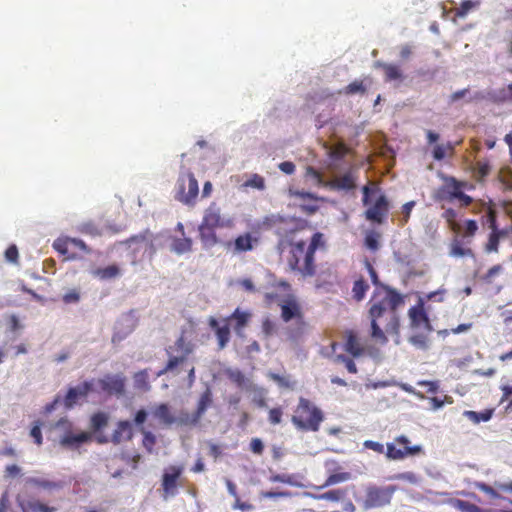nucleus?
Listing matches in <instances>:
<instances>
[{
  "label": "nucleus",
  "mask_w": 512,
  "mask_h": 512,
  "mask_svg": "<svg viewBox=\"0 0 512 512\" xmlns=\"http://www.w3.org/2000/svg\"><path fill=\"white\" fill-rule=\"evenodd\" d=\"M198 181L192 172L181 175L177 182V192L175 198L186 205H193L198 196Z\"/></svg>",
  "instance_id": "obj_7"
},
{
  "label": "nucleus",
  "mask_w": 512,
  "mask_h": 512,
  "mask_svg": "<svg viewBox=\"0 0 512 512\" xmlns=\"http://www.w3.org/2000/svg\"><path fill=\"white\" fill-rule=\"evenodd\" d=\"M324 420V414L309 399L300 397L297 407L292 415L291 422L300 431L317 432Z\"/></svg>",
  "instance_id": "obj_4"
},
{
  "label": "nucleus",
  "mask_w": 512,
  "mask_h": 512,
  "mask_svg": "<svg viewBox=\"0 0 512 512\" xmlns=\"http://www.w3.org/2000/svg\"><path fill=\"white\" fill-rule=\"evenodd\" d=\"M344 495H345V491L344 490H342V489H335V490L327 491V492H325L323 494L310 495V496L312 498L316 499V500H328V501L337 502L341 498H343Z\"/></svg>",
  "instance_id": "obj_41"
},
{
  "label": "nucleus",
  "mask_w": 512,
  "mask_h": 512,
  "mask_svg": "<svg viewBox=\"0 0 512 512\" xmlns=\"http://www.w3.org/2000/svg\"><path fill=\"white\" fill-rule=\"evenodd\" d=\"M349 151L350 149L345 143L339 142L330 148L328 154L331 159L341 160L349 153Z\"/></svg>",
  "instance_id": "obj_40"
},
{
  "label": "nucleus",
  "mask_w": 512,
  "mask_h": 512,
  "mask_svg": "<svg viewBox=\"0 0 512 512\" xmlns=\"http://www.w3.org/2000/svg\"><path fill=\"white\" fill-rule=\"evenodd\" d=\"M415 205H416V202L412 200V201L406 202L401 207V215H402V217L400 218L401 226H404L405 224L408 223V221L410 219L411 212H412L413 208L415 207Z\"/></svg>",
  "instance_id": "obj_51"
},
{
  "label": "nucleus",
  "mask_w": 512,
  "mask_h": 512,
  "mask_svg": "<svg viewBox=\"0 0 512 512\" xmlns=\"http://www.w3.org/2000/svg\"><path fill=\"white\" fill-rule=\"evenodd\" d=\"M228 378L235 383L237 386L241 387L245 383V376L242 373V371L236 369V370H229L227 372Z\"/></svg>",
  "instance_id": "obj_60"
},
{
  "label": "nucleus",
  "mask_w": 512,
  "mask_h": 512,
  "mask_svg": "<svg viewBox=\"0 0 512 512\" xmlns=\"http://www.w3.org/2000/svg\"><path fill=\"white\" fill-rule=\"evenodd\" d=\"M193 351V347L192 346H187L185 349H184V352L181 353L180 356H171L165 366V368L163 370H161L158 375H163L169 371H172L173 369H175L179 364H182L186 359L187 357L192 353Z\"/></svg>",
  "instance_id": "obj_25"
},
{
  "label": "nucleus",
  "mask_w": 512,
  "mask_h": 512,
  "mask_svg": "<svg viewBox=\"0 0 512 512\" xmlns=\"http://www.w3.org/2000/svg\"><path fill=\"white\" fill-rule=\"evenodd\" d=\"M93 275L101 280L113 279L120 275V268L116 264H112L104 268H97L93 271Z\"/></svg>",
  "instance_id": "obj_30"
},
{
  "label": "nucleus",
  "mask_w": 512,
  "mask_h": 512,
  "mask_svg": "<svg viewBox=\"0 0 512 512\" xmlns=\"http://www.w3.org/2000/svg\"><path fill=\"white\" fill-rule=\"evenodd\" d=\"M208 323L215 332L219 349H223L230 340L231 332L229 322H223V325H220L217 319L210 317Z\"/></svg>",
  "instance_id": "obj_18"
},
{
  "label": "nucleus",
  "mask_w": 512,
  "mask_h": 512,
  "mask_svg": "<svg viewBox=\"0 0 512 512\" xmlns=\"http://www.w3.org/2000/svg\"><path fill=\"white\" fill-rule=\"evenodd\" d=\"M41 425L42 423L40 421H35L30 429V436L33 438L34 443L38 446L42 445L43 443Z\"/></svg>",
  "instance_id": "obj_56"
},
{
  "label": "nucleus",
  "mask_w": 512,
  "mask_h": 512,
  "mask_svg": "<svg viewBox=\"0 0 512 512\" xmlns=\"http://www.w3.org/2000/svg\"><path fill=\"white\" fill-rule=\"evenodd\" d=\"M79 230L81 233L93 237L100 236L102 234L100 227L92 221L82 223Z\"/></svg>",
  "instance_id": "obj_47"
},
{
  "label": "nucleus",
  "mask_w": 512,
  "mask_h": 512,
  "mask_svg": "<svg viewBox=\"0 0 512 512\" xmlns=\"http://www.w3.org/2000/svg\"><path fill=\"white\" fill-rule=\"evenodd\" d=\"M133 437L132 424L127 421H119L115 430L112 433L111 440L114 444H120L124 441H129Z\"/></svg>",
  "instance_id": "obj_21"
},
{
  "label": "nucleus",
  "mask_w": 512,
  "mask_h": 512,
  "mask_svg": "<svg viewBox=\"0 0 512 512\" xmlns=\"http://www.w3.org/2000/svg\"><path fill=\"white\" fill-rule=\"evenodd\" d=\"M184 471L182 465H170L164 470L161 480L162 490L165 496H174L177 493V480Z\"/></svg>",
  "instance_id": "obj_13"
},
{
  "label": "nucleus",
  "mask_w": 512,
  "mask_h": 512,
  "mask_svg": "<svg viewBox=\"0 0 512 512\" xmlns=\"http://www.w3.org/2000/svg\"><path fill=\"white\" fill-rule=\"evenodd\" d=\"M410 324L413 328L424 329L428 332L433 330L430 319L424 308L423 301H419L416 305L408 310Z\"/></svg>",
  "instance_id": "obj_14"
},
{
  "label": "nucleus",
  "mask_w": 512,
  "mask_h": 512,
  "mask_svg": "<svg viewBox=\"0 0 512 512\" xmlns=\"http://www.w3.org/2000/svg\"><path fill=\"white\" fill-rule=\"evenodd\" d=\"M380 237H381L380 233H378L374 230L367 231L365 234V238H364L365 247L370 251H373V252L377 251L380 248V243H379Z\"/></svg>",
  "instance_id": "obj_36"
},
{
  "label": "nucleus",
  "mask_w": 512,
  "mask_h": 512,
  "mask_svg": "<svg viewBox=\"0 0 512 512\" xmlns=\"http://www.w3.org/2000/svg\"><path fill=\"white\" fill-rule=\"evenodd\" d=\"M391 480L406 481L408 483L415 484L418 482L417 475L412 471L402 472L395 474L390 477Z\"/></svg>",
  "instance_id": "obj_53"
},
{
  "label": "nucleus",
  "mask_w": 512,
  "mask_h": 512,
  "mask_svg": "<svg viewBox=\"0 0 512 512\" xmlns=\"http://www.w3.org/2000/svg\"><path fill=\"white\" fill-rule=\"evenodd\" d=\"M499 181L504 190H512V170L502 169L499 173Z\"/></svg>",
  "instance_id": "obj_52"
},
{
  "label": "nucleus",
  "mask_w": 512,
  "mask_h": 512,
  "mask_svg": "<svg viewBox=\"0 0 512 512\" xmlns=\"http://www.w3.org/2000/svg\"><path fill=\"white\" fill-rule=\"evenodd\" d=\"M62 300L65 304L78 303L80 300V292L77 289H71L63 295Z\"/></svg>",
  "instance_id": "obj_62"
},
{
  "label": "nucleus",
  "mask_w": 512,
  "mask_h": 512,
  "mask_svg": "<svg viewBox=\"0 0 512 512\" xmlns=\"http://www.w3.org/2000/svg\"><path fill=\"white\" fill-rule=\"evenodd\" d=\"M126 379L122 375L107 374L98 380V384L103 392L108 395L121 396L125 392Z\"/></svg>",
  "instance_id": "obj_15"
},
{
  "label": "nucleus",
  "mask_w": 512,
  "mask_h": 512,
  "mask_svg": "<svg viewBox=\"0 0 512 512\" xmlns=\"http://www.w3.org/2000/svg\"><path fill=\"white\" fill-rule=\"evenodd\" d=\"M423 452L421 445H411V441L405 435H399L393 442L386 444L385 456L388 460H403L409 456L419 455Z\"/></svg>",
  "instance_id": "obj_6"
},
{
  "label": "nucleus",
  "mask_w": 512,
  "mask_h": 512,
  "mask_svg": "<svg viewBox=\"0 0 512 512\" xmlns=\"http://www.w3.org/2000/svg\"><path fill=\"white\" fill-rule=\"evenodd\" d=\"M370 286L366 280H364L363 277L358 278L354 281L353 287H352V296L356 301H362L365 298V295L367 291L369 290Z\"/></svg>",
  "instance_id": "obj_31"
},
{
  "label": "nucleus",
  "mask_w": 512,
  "mask_h": 512,
  "mask_svg": "<svg viewBox=\"0 0 512 512\" xmlns=\"http://www.w3.org/2000/svg\"><path fill=\"white\" fill-rule=\"evenodd\" d=\"M403 303L402 296L394 289L381 285L376 288L370 300L369 318L371 320V337L382 343L387 342L383 330L378 321L384 316L389 315L391 320L397 321L395 311Z\"/></svg>",
  "instance_id": "obj_2"
},
{
  "label": "nucleus",
  "mask_w": 512,
  "mask_h": 512,
  "mask_svg": "<svg viewBox=\"0 0 512 512\" xmlns=\"http://www.w3.org/2000/svg\"><path fill=\"white\" fill-rule=\"evenodd\" d=\"M494 414V409H485L481 412H476L472 410H466L464 411L463 415L468 418L470 421H472L474 424H479L480 422H487L489 421Z\"/></svg>",
  "instance_id": "obj_28"
},
{
  "label": "nucleus",
  "mask_w": 512,
  "mask_h": 512,
  "mask_svg": "<svg viewBox=\"0 0 512 512\" xmlns=\"http://www.w3.org/2000/svg\"><path fill=\"white\" fill-rule=\"evenodd\" d=\"M376 65L383 69L386 82H392L403 79L402 70L398 65L382 62H377Z\"/></svg>",
  "instance_id": "obj_23"
},
{
  "label": "nucleus",
  "mask_w": 512,
  "mask_h": 512,
  "mask_svg": "<svg viewBox=\"0 0 512 512\" xmlns=\"http://www.w3.org/2000/svg\"><path fill=\"white\" fill-rule=\"evenodd\" d=\"M193 242L191 238H174L171 243V250L176 254H184L192 251Z\"/></svg>",
  "instance_id": "obj_29"
},
{
  "label": "nucleus",
  "mask_w": 512,
  "mask_h": 512,
  "mask_svg": "<svg viewBox=\"0 0 512 512\" xmlns=\"http://www.w3.org/2000/svg\"><path fill=\"white\" fill-rule=\"evenodd\" d=\"M443 185L437 190L435 199L439 201L453 202L459 192L467 186V182L460 181L453 176H444Z\"/></svg>",
  "instance_id": "obj_10"
},
{
  "label": "nucleus",
  "mask_w": 512,
  "mask_h": 512,
  "mask_svg": "<svg viewBox=\"0 0 512 512\" xmlns=\"http://www.w3.org/2000/svg\"><path fill=\"white\" fill-rule=\"evenodd\" d=\"M356 176L352 171H348L343 175L336 176L324 183V187L333 191L349 192L356 188Z\"/></svg>",
  "instance_id": "obj_16"
},
{
  "label": "nucleus",
  "mask_w": 512,
  "mask_h": 512,
  "mask_svg": "<svg viewBox=\"0 0 512 512\" xmlns=\"http://www.w3.org/2000/svg\"><path fill=\"white\" fill-rule=\"evenodd\" d=\"M456 506L461 512H481L477 505L463 500H458Z\"/></svg>",
  "instance_id": "obj_64"
},
{
  "label": "nucleus",
  "mask_w": 512,
  "mask_h": 512,
  "mask_svg": "<svg viewBox=\"0 0 512 512\" xmlns=\"http://www.w3.org/2000/svg\"><path fill=\"white\" fill-rule=\"evenodd\" d=\"M491 164L487 159L478 160L475 163L474 172L477 181H482L490 174Z\"/></svg>",
  "instance_id": "obj_37"
},
{
  "label": "nucleus",
  "mask_w": 512,
  "mask_h": 512,
  "mask_svg": "<svg viewBox=\"0 0 512 512\" xmlns=\"http://www.w3.org/2000/svg\"><path fill=\"white\" fill-rule=\"evenodd\" d=\"M344 349L347 353H349L353 357H359L365 351V348L362 345V343L360 342V339L358 338L356 333L352 330H348L345 332Z\"/></svg>",
  "instance_id": "obj_20"
},
{
  "label": "nucleus",
  "mask_w": 512,
  "mask_h": 512,
  "mask_svg": "<svg viewBox=\"0 0 512 512\" xmlns=\"http://www.w3.org/2000/svg\"><path fill=\"white\" fill-rule=\"evenodd\" d=\"M450 255L453 257H473L474 253L472 249L463 247L462 242L455 238L450 244Z\"/></svg>",
  "instance_id": "obj_32"
},
{
  "label": "nucleus",
  "mask_w": 512,
  "mask_h": 512,
  "mask_svg": "<svg viewBox=\"0 0 512 512\" xmlns=\"http://www.w3.org/2000/svg\"><path fill=\"white\" fill-rule=\"evenodd\" d=\"M151 414L164 426H171L176 423V417L173 416L171 408L167 403H160L153 406Z\"/></svg>",
  "instance_id": "obj_19"
},
{
  "label": "nucleus",
  "mask_w": 512,
  "mask_h": 512,
  "mask_svg": "<svg viewBox=\"0 0 512 512\" xmlns=\"http://www.w3.org/2000/svg\"><path fill=\"white\" fill-rule=\"evenodd\" d=\"M350 478H351V474L349 472L334 473V474L329 475L328 478L326 479V481L321 486H317L316 488L323 489V488H326V487H329V486H332V485H335L338 483L348 481Z\"/></svg>",
  "instance_id": "obj_35"
},
{
  "label": "nucleus",
  "mask_w": 512,
  "mask_h": 512,
  "mask_svg": "<svg viewBox=\"0 0 512 512\" xmlns=\"http://www.w3.org/2000/svg\"><path fill=\"white\" fill-rule=\"evenodd\" d=\"M51 429L58 432L59 444L64 448H77L91 438L88 432L75 433L73 423L66 417L60 418Z\"/></svg>",
  "instance_id": "obj_5"
},
{
  "label": "nucleus",
  "mask_w": 512,
  "mask_h": 512,
  "mask_svg": "<svg viewBox=\"0 0 512 512\" xmlns=\"http://www.w3.org/2000/svg\"><path fill=\"white\" fill-rule=\"evenodd\" d=\"M235 218L224 214L216 202H211L204 210L201 223L198 226L199 240L203 249H212L219 245L221 239L217 236V229H233Z\"/></svg>",
  "instance_id": "obj_3"
},
{
  "label": "nucleus",
  "mask_w": 512,
  "mask_h": 512,
  "mask_svg": "<svg viewBox=\"0 0 512 512\" xmlns=\"http://www.w3.org/2000/svg\"><path fill=\"white\" fill-rule=\"evenodd\" d=\"M367 91V87L362 80H355L348 84L340 93L345 95H354V94H365Z\"/></svg>",
  "instance_id": "obj_38"
},
{
  "label": "nucleus",
  "mask_w": 512,
  "mask_h": 512,
  "mask_svg": "<svg viewBox=\"0 0 512 512\" xmlns=\"http://www.w3.org/2000/svg\"><path fill=\"white\" fill-rule=\"evenodd\" d=\"M460 144V142L452 143L447 142L445 144H436L432 150V156L435 160L441 161L446 156H453L455 152V146Z\"/></svg>",
  "instance_id": "obj_24"
},
{
  "label": "nucleus",
  "mask_w": 512,
  "mask_h": 512,
  "mask_svg": "<svg viewBox=\"0 0 512 512\" xmlns=\"http://www.w3.org/2000/svg\"><path fill=\"white\" fill-rule=\"evenodd\" d=\"M475 98L488 99V100L492 101L493 103H497V104L509 102L508 86L506 88H502L499 90L490 91L487 93L486 96L479 93L475 96Z\"/></svg>",
  "instance_id": "obj_26"
},
{
  "label": "nucleus",
  "mask_w": 512,
  "mask_h": 512,
  "mask_svg": "<svg viewBox=\"0 0 512 512\" xmlns=\"http://www.w3.org/2000/svg\"><path fill=\"white\" fill-rule=\"evenodd\" d=\"M92 391L93 383L91 381H85L76 387L69 388L64 398L65 407L72 408L79 400L85 399Z\"/></svg>",
  "instance_id": "obj_17"
},
{
  "label": "nucleus",
  "mask_w": 512,
  "mask_h": 512,
  "mask_svg": "<svg viewBox=\"0 0 512 512\" xmlns=\"http://www.w3.org/2000/svg\"><path fill=\"white\" fill-rule=\"evenodd\" d=\"M211 404H212V393H211L210 389H207L200 396L195 414L198 417L202 418V416L205 414L206 410L208 409V407L211 406Z\"/></svg>",
  "instance_id": "obj_33"
},
{
  "label": "nucleus",
  "mask_w": 512,
  "mask_h": 512,
  "mask_svg": "<svg viewBox=\"0 0 512 512\" xmlns=\"http://www.w3.org/2000/svg\"><path fill=\"white\" fill-rule=\"evenodd\" d=\"M389 209L390 205L387 197L384 194H380L376 201L365 211L364 216L368 221L382 224L387 218Z\"/></svg>",
  "instance_id": "obj_12"
},
{
  "label": "nucleus",
  "mask_w": 512,
  "mask_h": 512,
  "mask_svg": "<svg viewBox=\"0 0 512 512\" xmlns=\"http://www.w3.org/2000/svg\"><path fill=\"white\" fill-rule=\"evenodd\" d=\"M200 417H198L195 412L190 414L188 412H180L179 416L176 418V423L181 426H196L200 422Z\"/></svg>",
  "instance_id": "obj_39"
},
{
  "label": "nucleus",
  "mask_w": 512,
  "mask_h": 512,
  "mask_svg": "<svg viewBox=\"0 0 512 512\" xmlns=\"http://www.w3.org/2000/svg\"><path fill=\"white\" fill-rule=\"evenodd\" d=\"M259 244V237L252 235L250 232L239 234L234 240L220 242L227 252L234 255L252 251Z\"/></svg>",
  "instance_id": "obj_9"
},
{
  "label": "nucleus",
  "mask_w": 512,
  "mask_h": 512,
  "mask_svg": "<svg viewBox=\"0 0 512 512\" xmlns=\"http://www.w3.org/2000/svg\"><path fill=\"white\" fill-rule=\"evenodd\" d=\"M108 423V417L103 412H98L91 417V426L94 430L98 431L106 426Z\"/></svg>",
  "instance_id": "obj_49"
},
{
  "label": "nucleus",
  "mask_w": 512,
  "mask_h": 512,
  "mask_svg": "<svg viewBox=\"0 0 512 512\" xmlns=\"http://www.w3.org/2000/svg\"><path fill=\"white\" fill-rule=\"evenodd\" d=\"M479 5V1L465 0L455 9V16L464 18L472 9Z\"/></svg>",
  "instance_id": "obj_43"
},
{
  "label": "nucleus",
  "mask_w": 512,
  "mask_h": 512,
  "mask_svg": "<svg viewBox=\"0 0 512 512\" xmlns=\"http://www.w3.org/2000/svg\"><path fill=\"white\" fill-rule=\"evenodd\" d=\"M430 408L434 411L442 408L445 403L452 404L453 398L451 396L445 395L444 399H440L438 397L429 398Z\"/></svg>",
  "instance_id": "obj_55"
},
{
  "label": "nucleus",
  "mask_w": 512,
  "mask_h": 512,
  "mask_svg": "<svg viewBox=\"0 0 512 512\" xmlns=\"http://www.w3.org/2000/svg\"><path fill=\"white\" fill-rule=\"evenodd\" d=\"M483 205L486 206V218H487V223L489 224V227L491 228L492 231H498L497 214H496V211H495L492 203L491 202H489V204L483 203Z\"/></svg>",
  "instance_id": "obj_48"
},
{
  "label": "nucleus",
  "mask_w": 512,
  "mask_h": 512,
  "mask_svg": "<svg viewBox=\"0 0 512 512\" xmlns=\"http://www.w3.org/2000/svg\"><path fill=\"white\" fill-rule=\"evenodd\" d=\"M140 431L143 435V447L146 449L148 453H152L156 445V436L152 432L146 430L144 427H141Z\"/></svg>",
  "instance_id": "obj_42"
},
{
  "label": "nucleus",
  "mask_w": 512,
  "mask_h": 512,
  "mask_svg": "<svg viewBox=\"0 0 512 512\" xmlns=\"http://www.w3.org/2000/svg\"><path fill=\"white\" fill-rule=\"evenodd\" d=\"M27 484H30V485H33L36 487H41L44 489H52V488L56 487V484L54 482H51L46 479H40V478H34V477L28 478Z\"/></svg>",
  "instance_id": "obj_58"
},
{
  "label": "nucleus",
  "mask_w": 512,
  "mask_h": 512,
  "mask_svg": "<svg viewBox=\"0 0 512 512\" xmlns=\"http://www.w3.org/2000/svg\"><path fill=\"white\" fill-rule=\"evenodd\" d=\"M27 507L32 512H55L54 507H49L39 501H31L27 503Z\"/></svg>",
  "instance_id": "obj_57"
},
{
  "label": "nucleus",
  "mask_w": 512,
  "mask_h": 512,
  "mask_svg": "<svg viewBox=\"0 0 512 512\" xmlns=\"http://www.w3.org/2000/svg\"><path fill=\"white\" fill-rule=\"evenodd\" d=\"M279 306L281 308V319L284 322L295 320L300 326H305L302 307L294 297H288Z\"/></svg>",
  "instance_id": "obj_11"
},
{
  "label": "nucleus",
  "mask_w": 512,
  "mask_h": 512,
  "mask_svg": "<svg viewBox=\"0 0 512 512\" xmlns=\"http://www.w3.org/2000/svg\"><path fill=\"white\" fill-rule=\"evenodd\" d=\"M133 379L135 388L142 391L150 390L149 374L147 369L135 373Z\"/></svg>",
  "instance_id": "obj_34"
},
{
  "label": "nucleus",
  "mask_w": 512,
  "mask_h": 512,
  "mask_svg": "<svg viewBox=\"0 0 512 512\" xmlns=\"http://www.w3.org/2000/svg\"><path fill=\"white\" fill-rule=\"evenodd\" d=\"M70 241H71L70 237L59 238L54 241L53 248L60 254L66 255V254H68L69 248L71 247Z\"/></svg>",
  "instance_id": "obj_50"
},
{
  "label": "nucleus",
  "mask_w": 512,
  "mask_h": 512,
  "mask_svg": "<svg viewBox=\"0 0 512 512\" xmlns=\"http://www.w3.org/2000/svg\"><path fill=\"white\" fill-rule=\"evenodd\" d=\"M335 360L343 363L349 373L356 374L358 372L355 362L346 355L339 354L335 357Z\"/></svg>",
  "instance_id": "obj_54"
},
{
  "label": "nucleus",
  "mask_w": 512,
  "mask_h": 512,
  "mask_svg": "<svg viewBox=\"0 0 512 512\" xmlns=\"http://www.w3.org/2000/svg\"><path fill=\"white\" fill-rule=\"evenodd\" d=\"M503 271V266L500 264L494 265L491 267L485 275H483L482 279L486 283H492L495 276L499 275Z\"/></svg>",
  "instance_id": "obj_61"
},
{
  "label": "nucleus",
  "mask_w": 512,
  "mask_h": 512,
  "mask_svg": "<svg viewBox=\"0 0 512 512\" xmlns=\"http://www.w3.org/2000/svg\"><path fill=\"white\" fill-rule=\"evenodd\" d=\"M397 490L394 485L386 487L371 486L367 489L364 501L365 509L383 507L391 503L393 494Z\"/></svg>",
  "instance_id": "obj_8"
},
{
  "label": "nucleus",
  "mask_w": 512,
  "mask_h": 512,
  "mask_svg": "<svg viewBox=\"0 0 512 512\" xmlns=\"http://www.w3.org/2000/svg\"><path fill=\"white\" fill-rule=\"evenodd\" d=\"M130 248H133L134 251L146 250L147 248H151L153 246L152 243V233L146 229L142 233L138 235L131 236L126 243Z\"/></svg>",
  "instance_id": "obj_22"
},
{
  "label": "nucleus",
  "mask_w": 512,
  "mask_h": 512,
  "mask_svg": "<svg viewBox=\"0 0 512 512\" xmlns=\"http://www.w3.org/2000/svg\"><path fill=\"white\" fill-rule=\"evenodd\" d=\"M283 410L281 407H275L269 410L268 412V420L270 424L277 425L282 421Z\"/></svg>",
  "instance_id": "obj_59"
},
{
  "label": "nucleus",
  "mask_w": 512,
  "mask_h": 512,
  "mask_svg": "<svg viewBox=\"0 0 512 512\" xmlns=\"http://www.w3.org/2000/svg\"><path fill=\"white\" fill-rule=\"evenodd\" d=\"M442 217L446 220L452 231L459 232L460 225L456 222L457 212L453 208L446 209L443 212Z\"/></svg>",
  "instance_id": "obj_45"
},
{
  "label": "nucleus",
  "mask_w": 512,
  "mask_h": 512,
  "mask_svg": "<svg viewBox=\"0 0 512 512\" xmlns=\"http://www.w3.org/2000/svg\"><path fill=\"white\" fill-rule=\"evenodd\" d=\"M502 232L498 231H492L489 235L488 242L485 245V251L487 253L491 252H497L498 246H499V238Z\"/></svg>",
  "instance_id": "obj_46"
},
{
  "label": "nucleus",
  "mask_w": 512,
  "mask_h": 512,
  "mask_svg": "<svg viewBox=\"0 0 512 512\" xmlns=\"http://www.w3.org/2000/svg\"><path fill=\"white\" fill-rule=\"evenodd\" d=\"M243 187L264 190L265 179L259 174H252L250 178L243 183Z\"/></svg>",
  "instance_id": "obj_44"
},
{
  "label": "nucleus",
  "mask_w": 512,
  "mask_h": 512,
  "mask_svg": "<svg viewBox=\"0 0 512 512\" xmlns=\"http://www.w3.org/2000/svg\"><path fill=\"white\" fill-rule=\"evenodd\" d=\"M264 224L277 236V251L289 271L303 279L315 276V253L326 248L324 234L315 232L309 239L304 238L303 232L308 228V222L296 217L271 215L266 217Z\"/></svg>",
  "instance_id": "obj_1"
},
{
  "label": "nucleus",
  "mask_w": 512,
  "mask_h": 512,
  "mask_svg": "<svg viewBox=\"0 0 512 512\" xmlns=\"http://www.w3.org/2000/svg\"><path fill=\"white\" fill-rule=\"evenodd\" d=\"M21 468L16 464L7 465L4 470L5 479H13L21 475Z\"/></svg>",
  "instance_id": "obj_63"
},
{
  "label": "nucleus",
  "mask_w": 512,
  "mask_h": 512,
  "mask_svg": "<svg viewBox=\"0 0 512 512\" xmlns=\"http://www.w3.org/2000/svg\"><path fill=\"white\" fill-rule=\"evenodd\" d=\"M249 318V313L240 311V309L237 308L229 317L224 318L222 322H229L230 320H235L236 324L234 326V329L237 332H240L247 325Z\"/></svg>",
  "instance_id": "obj_27"
}]
</instances>
